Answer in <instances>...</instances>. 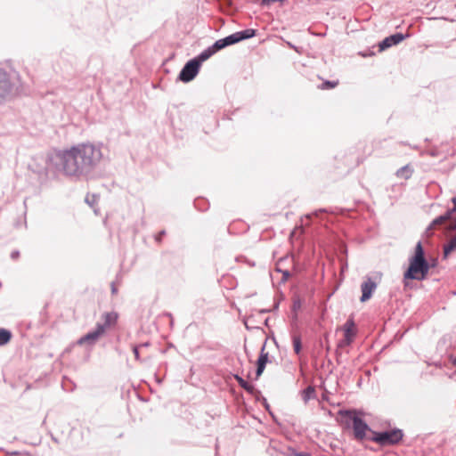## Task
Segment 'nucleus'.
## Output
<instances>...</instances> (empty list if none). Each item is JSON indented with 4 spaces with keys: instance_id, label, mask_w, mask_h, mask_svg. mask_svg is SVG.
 <instances>
[{
    "instance_id": "nucleus-1",
    "label": "nucleus",
    "mask_w": 456,
    "mask_h": 456,
    "mask_svg": "<svg viewBox=\"0 0 456 456\" xmlns=\"http://www.w3.org/2000/svg\"><path fill=\"white\" fill-rule=\"evenodd\" d=\"M61 170L68 175H77L96 164L102 157L100 150L92 144H81L58 154Z\"/></svg>"
},
{
    "instance_id": "nucleus-2",
    "label": "nucleus",
    "mask_w": 456,
    "mask_h": 456,
    "mask_svg": "<svg viewBox=\"0 0 456 456\" xmlns=\"http://www.w3.org/2000/svg\"><path fill=\"white\" fill-rule=\"evenodd\" d=\"M429 265L425 259L424 250L420 242H418L414 255L409 259V267L403 274L404 283L407 285V280H424L429 271Z\"/></svg>"
},
{
    "instance_id": "nucleus-3",
    "label": "nucleus",
    "mask_w": 456,
    "mask_h": 456,
    "mask_svg": "<svg viewBox=\"0 0 456 456\" xmlns=\"http://www.w3.org/2000/svg\"><path fill=\"white\" fill-rule=\"evenodd\" d=\"M213 55V51H203L197 58L189 61L180 72L179 77L183 82L192 80L199 72L200 64Z\"/></svg>"
},
{
    "instance_id": "nucleus-4",
    "label": "nucleus",
    "mask_w": 456,
    "mask_h": 456,
    "mask_svg": "<svg viewBox=\"0 0 456 456\" xmlns=\"http://www.w3.org/2000/svg\"><path fill=\"white\" fill-rule=\"evenodd\" d=\"M339 414L347 418L352 421L354 437L362 440L366 436V433L370 431L368 425L358 416L355 411H340Z\"/></svg>"
},
{
    "instance_id": "nucleus-5",
    "label": "nucleus",
    "mask_w": 456,
    "mask_h": 456,
    "mask_svg": "<svg viewBox=\"0 0 456 456\" xmlns=\"http://www.w3.org/2000/svg\"><path fill=\"white\" fill-rule=\"evenodd\" d=\"M372 440L380 445H391L399 443L403 438V433L400 429H393L386 432L371 431Z\"/></svg>"
},
{
    "instance_id": "nucleus-6",
    "label": "nucleus",
    "mask_w": 456,
    "mask_h": 456,
    "mask_svg": "<svg viewBox=\"0 0 456 456\" xmlns=\"http://www.w3.org/2000/svg\"><path fill=\"white\" fill-rule=\"evenodd\" d=\"M339 330L343 332V338L338 342V346L345 347L351 345L356 338L358 331L353 318H349Z\"/></svg>"
},
{
    "instance_id": "nucleus-7",
    "label": "nucleus",
    "mask_w": 456,
    "mask_h": 456,
    "mask_svg": "<svg viewBox=\"0 0 456 456\" xmlns=\"http://www.w3.org/2000/svg\"><path fill=\"white\" fill-rule=\"evenodd\" d=\"M240 41V38L239 32H236V33L232 34L224 38L216 41V43L211 47L208 48L207 50L213 51V54H214L216 52H217L228 45L236 44Z\"/></svg>"
},
{
    "instance_id": "nucleus-8",
    "label": "nucleus",
    "mask_w": 456,
    "mask_h": 456,
    "mask_svg": "<svg viewBox=\"0 0 456 456\" xmlns=\"http://www.w3.org/2000/svg\"><path fill=\"white\" fill-rule=\"evenodd\" d=\"M12 88V85L8 74L0 69V102L11 94Z\"/></svg>"
},
{
    "instance_id": "nucleus-9",
    "label": "nucleus",
    "mask_w": 456,
    "mask_h": 456,
    "mask_svg": "<svg viewBox=\"0 0 456 456\" xmlns=\"http://www.w3.org/2000/svg\"><path fill=\"white\" fill-rule=\"evenodd\" d=\"M377 284L370 278H368L361 286L362 297L361 301L365 302L369 300L372 295V292L376 289Z\"/></svg>"
},
{
    "instance_id": "nucleus-10",
    "label": "nucleus",
    "mask_w": 456,
    "mask_h": 456,
    "mask_svg": "<svg viewBox=\"0 0 456 456\" xmlns=\"http://www.w3.org/2000/svg\"><path fill=\"white\" fill-rule=\"evenodd\" d=\"M104 333V327L103 326H98L94 331L89 332L84 337H82L77 343L79 345H84L86 343H94Z\"/></svg>"
},
{
    "instance_id": "nucleus-11",
    "label": "nucleus",
    "mask_w": 456,
    "mask_h": 456,
    "mask_svg": "<svg viewBox=\"0 0 456 456\" xmlns=\"http://www.w3.org/2000/svg\"><path fill=\"white\" fill-rule=\"evenodd\" d=\"M268 362H270L269 353L265 350V345H264L261 348V352L256 362V378H258L263 373Z\"/></svg>"
},
{
    "instance_id": "nucleus-12",
    "label": "nucleus",
    "mask_w": 456,
    "mask_h": 456,
    "mask_svg": "<svg viewBox=\"0 0 456 456\" xmlns=\"http://www.w3.org/2000/svg\"><path fill=\"white\" fill-rule=\"evenodd\" d=\"M403 38L404 37L403 34H395L387 37L379 44V50L383 51L394 45H397L402 42Z\"/></svg>"
},
{
    "instance_id": "nucleus-13",
    "label": "nucleus",
    "mask_w": 456,
    "mask_h": 456,
    "mask_svg": "<svg viewBox=\"0 0 456 456\" xmlns=\"http://www.w3.org/2000/svg\"><path fill=\"white\" fill-rule=\"evenodd\" d=\"M102 317L104 319V324H102V325L99 324L98 326H103L104 330H105L107 328H109L116 323L117 319H118V314L113 312L105 313Z\"/></svg>"
},
{
    "instance_id": "nucleus-14",
    "label": "nucleus",
    "mask_w": 456,
    "mask_h": 456,
    "mask_svg": "<svg viewBox=\"0 0 456 456\" xmlns=\"http://www.w3.org/2000/svg\"><path fill=\"white\" fill-rule=\"evenodd\" d=\"M456 250V235L451 239L449 243L444 247V257H447L452 252Z\"/></svg>"
},
{
    "instance_id": "nucleus-15",
    "label": "nucleus",
    "mask_w": 456,
    "mask_h": 456,
    "mask_svg": "<svg viewBox=\"0 0 456 456\" xmlns=\"http://www.w3.org/2000/svg\"><path fill=\"white\" fill-rule=\"evenodd\" d=\"M235 379L236 380L238 381L239 385L244 388L246 391H248V393L250 394H253L254 391H255V387L247 382L246 380H244L242 378L239 377V376H235Z\"/></svg>"
},
{
    "instance_id": "nucleus-16",
    "label": "nucleus",
    "mask_w": 456,
    "mask_h": 456,
    "mask_svg": "<svg viewBox=\"0 0 456 456\" xmlns=\"http://www.w3.org/2000/svg\"><path fill=\"white\" fill-rule=\"evenodd\" d=\"M12 338V333L5 330L0 329V346L7 344Z\"/></svg>"
},
{
    "instance_id": "nucleus-17",
    "label": "nucleus",
    "mask_w": 456,
    "mask_h": 456,
    "mask_svg": "<svg viewBox=\"0 0 456 456\" xmlns=\"http://www.w3.org/2000/svg\"><path fill=\"white\" fill-rule=\"evenodd\" d=\"M240 41L243 39L251 38L256 35V30L252 28H248L243 31L239 32Z\"/></svg>"
},
{
    "instance_id": "nucleus-18",
    "label": "nucleus",
    "mask_w": 456,
    "mask_h": 456,
    "mask_svg": "<svg viewBox=\"0 0 456 456\" xmlns=\"http://www.w3.org/2000/svg\"><path fill=\"white\" fill-rule=\"evenodd\" d=\"M315 395V389L313 387H308L303 392V397L305 401H308L311 398H314Z\"/></svg>"
},
{
    "instance_id": "nucleus-19",
    "label": "nucleus",
    "mask_w": 456,
    "mask_h": 456,
    "mask_svg": "<svg viewBox=\"0 0 456 456\" xmlns=\"http://www.w3.org/2000/svg\"><path fill=\"white\" fill-rule=\"evenodd\" d=\"M293 348L297 354H298L301 352L302 346H301L300 337H298V336L293 337Z\"/></svg>"
},
{
    "instance_id": "nucleus-20",
    "label": "nucleus",
    "mask_w": 456,
    "mask_h": 456,
    "mask_svg": "<svg viewBox=\"0 0 456 456\" xmlns=\"http://www.w3.org/2000/svg\"><path fill=\"white\" fill-rule=\"evenodd\" d=\"M338 85V80H336V81H325V82H323L320 88L322 89V90L331 89V88H335Z\"/></svg>"
},
{
    "instance_id": "nucleus-21",
    "label": "nucleus",
    "mask_w": 456,
    "mask_h": 456,
    "mask_svg": "<svg viewBox=\"0 0 456 456\" xmlns=\"http://www.w3.org/2000/svg\"><path fill=\"white\" fill-rule=\"evenodd\" d=\"M451 212H449L446 216H439L438 218L435 219L433 222V225L442 224H444L447 219L450 218Z\"/></svg>"
},
{
    "instance_id": "nucleus-22",
    "label": "nucleus",
    "mask_w": 456,
    "mask_h": 456,
    "mask_svg": "<svg viewBox=\"0 0 456 456\" xmlns=\"http://www.w3.org/2000/svg\"><path fill=\"white\" fill-rule=\"evenodd\" d=\"M134 354L135 358L138 360L139 359V352H138L137 346L134 347Z\"/></svg>"
},
{
    "instance_id": "nucleus-23",
    "label": "nucleus",
    "mask_w": 456,
    "mask_h": 456,
    "mask_svg": "<svg viewBox=\"0 0 456 456\" xmlns=\"http://www.w3.org/2000/svg\"><path fill=\"white\" fill-rule=\"evenodd\" d=\"M452 203H453V205H454V206H453V208H452V211H456V197H454V198L452 199Z\"/></svg>"
},
{
    "instance_id": "nucleus-24",
    "label": "nucleus",
    "mask_w": 456,
    "mask_h": 456,
    "mask_svg": "<svg viewBox=\"0 0 456 456\" xmlns=\"http://www.w3.org/2000/svg\"><path fill=\"white\" fill-rule=\"evenodd\" d=\"M164 234H165V232H159V234L156 237V240H159V241H160V240H161V236H163Z\"/></svg>"
},
{
    "instance_id": "nucleus-25",
    "label": "nucleus",
    "mask_w": 456,
    "mask_h": 456,
    "mask_svg": "<svg viewBox=\"0 0 456 456\" xmlns=\"http://www.w3.org/2000/svg\"><path fill=\"white\" fill-rule=\"evenodd\" d=\"M294 456H310V455L307 453L299 452V453H295Z\"/></svg>"
},
{
    "instance_id": "nucleus-26",
    "label": "nucleus",
    "mask_w": 456,
    "mask_h": 456,
    "mask_svg": "<svg viewBox=\"0 0 456 456\" xmlns=\"http://www.w3.org/2000/svg\"><path fill=\"white\" fill-rule=\"evenodd\" d=\"M406 169H407L406 167H403V168L400 169L397 174L403 175V173H404L406 171Z\"/></svg>"
},
{
    "instance_id": "nucleus-27",
    "label": "nucleus",
    "mask_w": 456,
    "mask_h": 456,
    "mask_svg": "<svg viewBox=\"0 0 456 456\" xmlns=\"http://www.w3.org/2000/svg\"><path fill=\"white\" fill-rule=\"evenodd\" d=\"M452 229H456V222L453 225L451 226Z\"/></svg>"
},
{
    "instance_id": "nucleus-28",
    "label": "nucleus",
    "mask_w": 456,
    "mask_h": 456,
    "mask_svg": "<svg viewBox=\"0 0 456 456\" xmlns=\"http://www.w3.org/2000/svg\"><path fill=\"white\" fill-rule=\"evenodd\" d=\"M454 363L456 364V358H455Z\"/></svg>"
}]
</instances>
